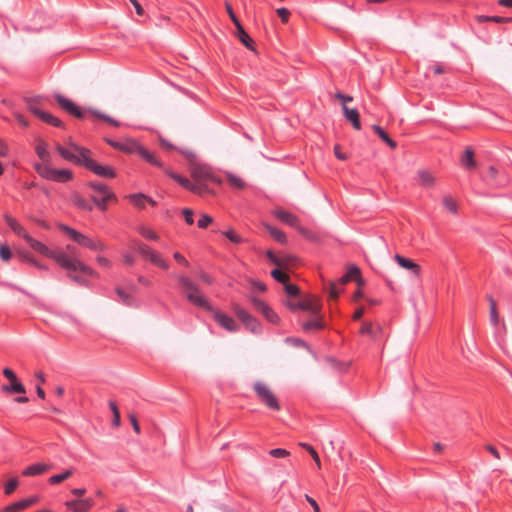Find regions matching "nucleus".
<instances>
[{"instance_id":"nucleus-1","label":"nucleus","mask_w":512,"mask_h":512,"mask_svg":"<svg viewBox=\"0 0 512 512\" xmlns=\"http://www.w3.org/2000/svg\"><path fill=\"white\" fill-rule=\"evenodd\" d=\"M25 241L33 250L55 260L60 267L67 271H80L81 273L91 277L97 276V273L79 258L70 257L61 250H51L45 244L36 240L32 236H29Z\"/></svg>"},{"instance_id":"nucleus-2","label":"nucleus","mask_w":512,"mask_h":512,"mask_svg":"<svg viewBox=\"0 0 512 512\" xmlns=\"http://www.w3.org/2000/svg\"><path fill=\"white\" fill-rule=\"evenodd\" d=\"M173 277L178 281L181 292L191 304L203 308L206 311L213 310L212 305L201 292L199 286L190 277L183 274H173Z\"/></svg>"},{"instance_id":"nucleus-3","label":"nucleus","mask_w":512,"mask_h":512,"mask_svg":"<svg viewBox=\"0 0 512 512\" xmlns=\"http://www.w3.org/2000/svg\"><path fill=\"white\" fill-rule=\"evenodd\" d=\"M178 151L191 160L190 174L195 182H213L220 183V180L214 174L212 168L204 163L197 162L195 155L187 149H178Z\"/></svg>"},{"instance_id":"nucleus-4","label":"nucleus","mask_w":512,"mask_h":512,"mask_svg":"<svg viewBox=\"0 0 512 512\" xmlns=\"http://www.w3.org/2000/svg\"><path fill=\"white\" fill-rule=\"evenodd\" d=\"M55 149L64 160L77 165H83L87 156L90 155L89 149L71 141L67 146L56 144Z\"/></svg>"},{"instance_id":"nucleus-5","label":"nucleus","mask_w":512,"mask_h":512,"mask_svg":"<svg viewBox=\"0 0 512 512\" xmlns=\"http://www.w3.org/2000/svg\"><path fill=\"white\" fill-rule=\"evenodd\" d=\"M33 167L41 178L49 181L57 183H66L70 181L73 177L71 170L55 169L45 163H34Z\"/></svg>"},{"instance_id":"nucleus-6","label":"nucleus","mask_w":512,"mask_h":512,"mask_svg":"<svg viewBox=\"0 0 512 512\" xmlns=\"http://www.w3.org/2000/svg\"><path fill=\"white\" fill-rule=\"evenodd\" d=\"M254 392L258 400L267 408L273 411L280 410V404L271 388L262 381H256L253 384Z\"/></svg>"},{"instance_id":"nucleus-7","label":"nucleus","mask_w":512,"mask_h":512,"mask_svg":"<svg viewBox=\"0 0 512 512\" xmlns=\"http://www.w3.org/2000/svg\"><path fill=\"white\" fill-rule=\"evenodd\" d=\"M40 97H33L27 99V105L29 111L40 118L45 123L54 126V127H62V121L56 116L52 115L49 112L43 111L38 107Z\"/></svg>"},{"instance_id":"nucleus-8","label":"nucleus","mask_w":512,"mask_h":512,"mask_svg":"<svg viewBox=\"0 0 512 512\" xmlns=\"http://www.w3.org/2000/svg\"><path fill=\"white\" fill-rule=\"evenodd\" d=\"M286 306L293 312L303 310L313 315H317L320 311V304L314 296H308L299 301H287Z\"/></svg>"},{"instance_id":"nucleus-9","label":"nucleus","mask_w":512,"mask_h":512,"mask_svg":"<svg viewBox=\"0 0 512 512\" xmlns=\"http://www.w3.org/2000/svg\"><path fill=\"white\" fill-rule=\"evenodd\" d=\"M3 375L9 380V384H4L1 390L6 394H25L26 388L17 378L15 372L10 368L3 369Z\"/></svg>"},{"instance_id":"nucleus-10","label":"nucleus","mask_w":512,"mask_h":512,"mask_svg":"<svg viewBox=\"0 0 512 512\" xmlns=\"http://www.w3.org/2000/svg\"><path fill=\"white\" fill-rule=\"evenodd\" d=\"M217 324L228 332H237L240 328L238 323L229 315L214 309L210 311Z\"/></svg>"},{"instance_id":"nucleus-11","label":"nucleus","mask_w":512,"mask_h":512,"mask_svg":"<svg viewBox=\"0 0 512 512\" xmlns=\"http://www.w3.org/2000/svg\"><path fill=\"white\" fill-rule=\"evenodd\" d=\"M54 98L59 106L67 113L79 119H83L85 117V112L70 99L58 93L54 95Z\"/></svg>"},{"instance_id":"nucleus-12","label":"nucleus","mask_w":512,"mask_h":512,"mask_svg":"<svg viewBox=\"0 0 512 512\" xmlns=\"http://www.w3.org/2000/svg\"><path fill=\"white\" fill-rule=\"evenodd\" d=\"M83 166H85L87 169L91 170L93 173L100 177H115V172L110 166L98 164L97 162L90 158V155H88L85 159Z\"/></svg>"},{"instance_id":"nucleus-13","label":"nucleus","mask_w":512,"mask_h":512,"mask_svg":"<svg viewBox=\"0 0 512 512\" xmlns=\"http://www.w3.org/2000/svg\"><path fill=\"white\" fill-rule=\"evenodd\" d=\"M65 506L72 512H88L94 506V500L90 497L69 500L65 502Z\"/></svg>"},{"instance_id":"nucleus-14","label":"nucleus","mask_w":512,"mask_h":512,"mask_svg":"<svg viewBox=\"0 0 512 512\" xmlns=\"http://www.w3.org/2000/svg\"><path fill=\"white\" fill-rule=\"evenodd\" d=\"M394 260L403 269L411 271L414 276L420 275V270H421L420 266L417 263H415L414 261H412L411 259L405 258L399 254H396L394 256Z\"/></svg>"},{"instance_id":"nucleus-15","label":"nucleus","mask_w":512,"mask_h":512,"mask_svg":"<svg viewBox=\"0 0 512 512\" xmlns=\"http://www.w3.org/2000/svg\"><path fill=\"white\" fill-rule=\"evenodd\" d=\"M274 215L285 224L293 228H299L300 220L296 215L285 210H276Z\"/></svg>"},{"instance_id":"nucleus-16","label":"nucleus","mask_w":512,"mask_h":512,"mask_svg":"<svg viewBox=\"0 0 512 512\" xmlns=\"http://www.w3.org/2000/svg\"><path fill=\"white\" fill-rule=\"evenodd\" d=\"M4 220L17 236L22 237L24 240H26L30 236L29 233L25 230V228L10 215H4Z\"/></svg>"},{"instance_id":"nucleus-17","label":"nucleus","mask_w":512,"mask_h":512,"mask_svg":"<svg viewBox=\"0 0 512 512\" xmlns=\"http://www.w3.org/2000/svg\"><path fill=\"white\" fill-rule=\"evenodd\" d=\"M360 333L368 335L373 339H379L382 335V327L379 324L365 322L362 324Z\"/></svg>"},{"instance_id":"nucleus-18","label":"nucleus","mask_w":512,"mask_h":512,"mask_svg":"<svg viewBox=\"0 0 512 512\" xmlns=\"http://www.w3.org/2000/svg\"><path fill=\"white\" fill-rule=\"evenodd\" d=\"M58 227L61 231L66 233L72 241L82 246L85 238V235L83 233L65 224H59Z\"/></svg>"},{"instance_id":"nucleus-19","label":"nucleus","mask_w":512,"mask_h":512,"mask_svg":"<svg viewBox=\"0 0 512 512\" xmlns=\"http://www.w3.org/2000/svg\"><path fill=\"white\" fill-rule=\"evenodd\" d=\"M50 469V465L44 463H35L29 465L22 471V475L26 477L41 475Z\"/></svg>"},{"instance_id":"nucleus-20","label":"nucleus","mask_w":512,"mask_h":512,"mask_svg":"<svg viewBox=\"0 0 512 512\" xmlns=\"http://www.w3.org/2000/svg\"><path fill=\"white\" fill-rule=\"evenodd\" d=\"M116 293L119 297V300L120 302L123 304V305H126L128 307H139V302L136 300V298L127 293L125 290H123L122 288H116Z\"/></svg>"},{"instance_id":"nucleus-21","label":"nucleus","mask_w":512,"mask_h":512,"mask_svg":"<svg viewBox=\"0 0 512 512\" xmlns=\"http://www.w3.org/2000/svg\"><path fill=\"white\" fill-rule=\"evenodd\" d=\"M345 118L352 123V126L356 130L361 129V123L359 119V113L356 109L349 108L346 105L342 107Z\"/></svg>"},{"instance_id":"nucleus-22","label":"nucleus","mask_w":512,"mask_h":512,"mask_svg":"<svg viewBox=\"0 0 512 512\" xmlns=\"http://www.w3.org/2000/svg\"><path fill=\"white\" fill-rule=\"evenodd\" d=\"M88 186L97 192L100 196H105L106 198H115V194L109 189V187L102 182H90Z\"/></svg>"},{"instance_id":"nucleus-23","label":"nucleus","mask_w":512,"mask_h":512,"mask_svg":"<svg viewBox=\"0 0 512 512\" xmlns=\"http://www.w3.org/2000/svg\"><path fill=\"white\" fill-rule=\"evenodd\" d=\"M35 152L37 156L43 161V163L48 164L50 161V153L47 148V144L43 140H39L36 147Z\"/></svg>"},{"instance_id":"nucleus-24","label":"nucleus","mask_w":512,"mask_h":512,"mask_svg":"<svg viewBox=\"0 0 512 512\" xmlns=\"http://www.w3.org/2000/svg\"><path fill=\"white\" fill-rule=\"evenodd\" d=\"M38 501V498L36 496H32L26 499H22L18 502H15L13 504H10L7 506V510H23L32 504L36 503Z\"/></svg>"},{"instance_id":"nucleus-25","label":"nucleus","mask_w":512,"mask_h":512,"mask_svg":"<svg viewBox=\"0 0 512 512\" xmlns=\"http://www.w3.org/2000/svg\"><path fill=\"white\" fill-rule=\"evenodd\" d=\"M82 247L90 249L92 251H104L105 250V245L100 240L90 238L87 235H85Z\"/></svg>"},{"instance_id":"nucleus-26","label":"nucleus","mask_w":512,"mask_h":512,"mask_svg":"<svg viewBox=\"0 0 512 512\" xmlns=\"http://www.w3.org/2000/svg\"><path fill=\"white\" fill-rule=\"evenodd\" d=\"M138 155H140L145 161L150 163L151 165L157 167H163V163L159 161L153 153L148 151L144 146H141Z\"/></svg>"},{"instance_id":"nucleus-27","label":"nucleus","mask_w":512,"mask_h":512,"mask_svg":"<svg viewBox=\"0 0 512 512\" xmlns=\"http://www.w3.org/2000/svg\"><path fill=\"white\" fill-rule=\"evenodd\" d=\"M372 129L390 148L395 149L397 147V143L389 137L382 127L375 124L372 126Z\"/></svg>"},{"instance_id":"nucleus-28","label":"nucleus","mask_w":512,"mask_h":512,"mask_svg":"<svg viewBox=\"0 0 512 512\" xmlns=\"http://www.w3.org/2000/svg\"><path fill=\"white\" fill-rule=\"evenodd\" d=\"M165 173L171 177L172 179H174L179 185H181L182 187H184L185 189L189 190V189H193L192 187V182L187 179L186 177H183L177 173H174L172 172L171 170L169 169H165Z\"/></svg>"},{"instance_id":"nucleus-29","label":"nucleus","mask_w":512,"mask_h":512,"mask_svg":"<svg viewBox=\"0 0 512 512\" xmlns=\"http://www.w3.org/2000/svg\"><path fill=\"white\" fill-rule=\"evenodd\" d=\"M142 145H140L138 142L132 139H128L122 142L120 150L124 151L126 153L130 154H138L140 148Z\"/></svg>"},{"instance_id":"nucleus-30","label":"nucleus","mask_w":512,"mask_h":512,"mask_svg":"<svg viewBox=\"0 0 512 512\" xmlns=\"http://www.w3.org/2000/svg\"><path fill=\"white\" fill-rule=\"evenodd\" d=\"M137 232L145 239L151 240V241H158L159 235L152 230L151 228L145 226V225H139L136 228Z\"/></svg>"},{"instance_id":"nucleus-31","label":"nucleus","mask_w":512,"mask_h":512,"mask_svg":"<svg viewBox=\"0 0 512 512\" xmlns=\"http://www.w3.org/2000/svg\"><path fill=\"white\" fill-rule=\"evenodd\" d=\"M236 27V30H237V37L239 39V41L247 48H251L252 47V39L251 37L248 35V33L244 30L243 26L241 23H239L238 25L235 26Z\"/></svg>"},{"instance_id":"nucleus-32","label":"nucleus","mask_w":512,"mask_h":512,"mask_svg":"<svg viewBox=\"0 0 512 512\" xmlns=\"http://www.w3.org/2000/svg\"><path fill=\"white\" fill-rule=\"evenodd\" d=\"M265 229L269 232V234L279 243L284 244L287 241V237L285 233L279 230L276 227H273L269 224H265Z\"/></svg>"},{"instance_id":"nucleus-33","label":"nucleus","mask_w":512,"mask_h":512,"mask_svg":"<svg viewBox=\"0 0 512 512\" xmlns=\"http://www.w3.org/2000/svg\"><path fill=\"white\" fill-rule=\"evenodd\" d=\"M126 197L130 200V202L134 206H136L138 208H144L145 204H146V201L148 200V196H146L143 193L129 194Z\"/></svg>"},{"instance_id":"nucleus-34","label":"nucleus","mask_w":512,"mask_h":512,"mask_svg":"<svg viewBox=\"0 0 512 512\" xmlns=\"http://www.w3.org/2000/svg\"><path fill=\"white\" fill-rule=\"evenodd\" d=\"M133 247L138 251V253L146 260H149L151 255L154 253V249H152L150 246L140 243V242H134Z\"/></svg>"},{"instance_id":"nucleus-35","label":"nucleus","mask_w":512,"mask_h":512,"mask_svg":"<svg viewBox=\"0 0 512 512\" xmlns=\"http://www.w3.org/2000/svg\"><path fill=\"white\" fill-rule=\"evenodd\" d=\"M418 177L420 180V184L424 187H431L435 183V178L433 177V175L426 170H420L418 172Z\"/></svg>"},{"instance_id":"nucleus-36","label":"nucleus","mask_w":512,"mask_h":512,"mask_svg":"<svg viewBox=\"0 0 512 512\" xmlns=\"http://www.w3.org/2000/svg\"><path fill=\"white\" fill-rule=\"evenodd\" d=\"M149 261L152 264H154L155 266H157V267H159V268H161L163 270H168L169 269L168 262L157 251H154V253L149 258Z\"/></svg>"},{"instance_id":"nucleus-37","label":"nucleus","mask_w":512,"mask_h":512,"mask_svg":"<svg viewBox=\"0 0 512 512\" xmlns=\"http://www.w3.org/2000/svg\"><path fill=\"white\" fill-rule=\"evenodd\" d=\"M232 311L235 313V315L238 317V319L241 322H244L249 317H251V314H249L244 308H242L239 304L233 303L231 305Z\"/></svg>"},{"instance_id":"nucleus-38","label":"nucleus","mask_w":512,"mask_h":512,"mask_svg":"<svg viewBox=\"0 0 512 512\" xmlns=\"http://www.w3.org/2000/svg\"><path fill=\"white\" fill-rule=\"evenodd\" d=\"M73 474V471L72 470H65L63 473L61 474H56V475H53L51 476L49 479H48V482L49 484L51 485H56V484H59L61 483L62 481L68 479L71 475Z\"/></svg>"},{"instance_id":"nucleus-39","label":"nucleus","mask_w":512,"mask_h":512,"mask_svg":"<svg viewBox=\"0 0 512 512\" xmlns=\"http://www.w3.org/2000/svg\"><path fill=\"white\" fill-rule=\"evenodd\" d=\"M245 327L253 333H259L261 329L260 322L251 315L247 320L242 322Z\"/></svg>"},{"instance_id":"nucleus-40","label":"nucleus","mask_w":512,"mask_h":512,"mask_svg":"<svg viewBox=\"0 0 512 512\" xmlns=\"http://www.w3.org/2000/svg\"><path fill=\"white\" fill-rule=\"evenodd\" d=\"M324 327L323 322L320 319H313L302 324L304 331L320 330Z\"/></svg>"},{"instance_id":"nucleus-41","label":"nucleus","mask_w":512,"mask_h":512,"mask_svg":"<svg viewBox=\"0 0 512 512\" xmlns=\"http://www.w3.org/2000/svg\"><path fill=\"white\" fill-rule=\"evenodd\" d=\"M462 165L467 169H472L475 167V161L473 158V151L467 149L462 157Z\"/></svg>"},{"instance_id":"nucleus-42","label":"nucleus","mask_w":512,"mask_h":512,"mask_svg":"<svg viewBox=\"0 0 512 512\" xmlns=\"http://www.w3.org/2000/svg\"><path fill=\"white\" fill-rule=\"evenodd\" d=\"M227 179L229 184L236 189H243L245 187V182L237 175L227 173Z\"/></svg>"},{"instance_id":"nucleus-43","label":"nucleus","mask_w":512,"mask_h":512,"mask_svg":"<svg viewBox=\"0 0 512 512\" xmlns=\"http://www.w3.org/2000/svg\"><path fill=\"white\" fill-rule=\"evenodd\" d=\"M261 314L266 318L267 321H269L270 323H273V324H276L279 322V317L278 315L276 314V312L270 307V306H267L262 312Z\"/></svg>"},{"instance_id":"nucleus-44","label":"nucleus","mask_w":512,"mask_h":512,"mask_svg":"<svg viewBox=\"0 0 512 512\" xmlns=\"http://www.w3.org/2000/svg\"><path fill=\"white\" fill-rule=\"evenodd\" d=\"M109 407L113 413L112 425L117 428L120 426V423H121L119 409L114 401L109 402Z\"/></svg>"},{"instance_id":"nucleus-45","label":"nucleus","mask_w":512,"mask_h":512,"mask_svg":"<svg viewBox=\"0 0 512 512\" xmlns=\"http://www.w3.org/2000/svg\"><path fill=\"white\" fill-rule=\"evenodd\" d=\"M222 234L235 244H240L244 241V239L239 234H237L233 229H228L224 231Z\"/></svg>"},{"instance_id":"nucleus-46","label":"nucleus","mask_w":512,"mask_h":512,"mask_svg":"<svg viewBox=\"0 0 512 512\" xmlns=\"http://www.w3.org/2000/svg\"><path fill=\"white\" fill-rule=\"evenodd\" d=\"M92 199L99 209H101L102 211H105L107 209V202L110 200H116V197L115 198H106L105 196H100V197L93 196Z\"/></svg>"},{"instance_id":"nucleus-47","label":"nucleus","mask_w":512,"mask_h":512,"mask_svg":"<svg viewBox=\"0 0 512 512\" xmlns=\"http://www.w3.org/2000/svg\"><path fill=\"white\" fill-rule=\"evenodd\" d=\"M443 206L450 212L455 214L457 212V204L454 199L450 196H445L443 198Z\"/></svg>"},{"instance_id":"nucleus-48","label":"nucleus","mask_w":512,"mask_h":512,"mask_svg":"<svg viewBox=\"0 0 512 512\" xmlns=\"http://www.w3.org/2000/svg\"><path fill=\"white\" fill-rule=\"evenodd\" d=\"M266 255L268 259L277 266H282L284 262H287L290 259L288 257H278L270 250L266 252Z\"/></svg>"},{"instance_id":"nucleus-49","label":"nucleus","mask_w":512,"mask_h":512,"mask_svg":"<svg viewBox=\"0 0 512 512\" xmlns=\"http://www.w3.org/2000/svg\"><path fill=\"white\" fill-rule=\"evenodd\" d=\"M192 187H193V189H189V191H191L195 194H198V195H203L209 191L205 182L192 183Z\"/></svg>"},{"instance_id":"nucleus-50","label":"nucleus","mask_w":512,"mask_h":512,"mask_svg":"<svg viewBox=\"0 0 512 512\" xmlns=\"http://www.w3.org/2000/svg\"><path fill=\"white\" fill-rule=\"evenodd\" d=\"M90 112H91L94 116H96V117H98V118H100V119H103L104 121L108 122L109 124H111V125H113V126H115V127H119V126H120V123H119L117 120H115V119L111 118V117H110V116H108V115H105V114H103V113H100L99 111H96V110H90Z\"/></svg>"},{"instance_id":"nucleus-51","label":"nucleus","mask_w":512,"mask_h":512,"mask_svg":"<svg viewBox=\"0 0 512 512\" xmlns=\"http://www.w3.org/2000/svg\"><path fill=\"white\" fill-rule=\"evenodd\" d=\"M271 276L278 282L280 283H286L287 280H288V275L283 272L282 270L280 269H274L271 271Z\"/></svg>"},{"instance_id":"nucleus-52","label":"nucleus","mask_w":512,"mask_h":512,"mask_svg":"<svg viewBox=\"0 0 512 512\" xmlns=\"http://www.w3.org/2000/svg\"><path fill=\"white\" fill-rule=\"evenodd\" d=\"M19 482L17 478H12L8 480L4 486V493L6 495H10L14 492V490L17 488Z\"/></svg>"},{"instance_id":"nucleus-53","label":"nucleus","mask_w":512,"mask_h":512,"mask_svg":"<svg viewBox=\"0 0 512 512\" xmlns=\"http://www.w3.org/2000/svg\"><path fill=\"white\" fill-rule=\"evenodd\" d=\"M300 446L305 448L309 452V456H312L313 460L315 461L316 465L320 467V458L316 452V450L307 443H300Z\"/></svg>"},{"instance_id":"nucleus-54","label":"nucleus","mask_w":512,"mask_h":512,"mask_svg":"<svg viewBox=\"0 0 512 512\" xmlns=\"http://www.w3.org/2000/svg\"><path fill=\"white\" fill-rule=\"evenodd\" d=\"M345 275L351 280H357L360 277V270L357 266L352 265L350 266Z\"/></svg>"},{"instance_id":"nucleus-55","label":"nucleus","mask_w":512,"mask_h":512,"mask_svg":"<svg viewBox=\"0 0 512 512\" xmlns=\"http://www.w3.org/2000/svg\"><path fill=\"white\" fill-rule=\"evenodd\" d=\"M213 222V218L209 215L203 214L197 222V226L201 229H205L209 224Z\"/></svg>"},{"instance_id":"nucleus-56","label":"nucleus","mask_w":512,"mask_h":512,"mask_svg":"<svg viewBox=\"0 0 512 512\" xmlns=\"http://www.w3.org/2000/svg\"><path fill=\"white\" fill-rule=\"evenodd\" d=\"M250 299L255 310L258 311L259 313H261L268 306L264 301L257 297H251Z\"/></svg>"},{"instance_id":"nucleus-57","label":"nucleus","mask_w":512,"mask_h":512,"mask_svg":"<svg viewBox=\"0 0 512 512\" xmlns=\"http://www.w3.org/2000/svg\"><path fill=\"white\" fill-rule=\"evenodd\" d=\"M269 454L274 458H284L287 457L290 453L286 449L275 448L270 450Z\"/></svg>"},{"instance_id":"nucleus-58","label":"nucleus","mask_w":512,"mask_h":512,"mask_svg":"<svg viewBox=\"0 0 512 512\" xmlns=\"http://www.w3.org/2000/svg\"><path fill=\"white\" fill-rule=\"evenodd\" d=\"M0 257L3 261H8L11 259L12 253L8 246H6V245L0 246Z\"/></svg>"},{"instance_id":"nucleus-59","label":"nucleus","mask_w":512,"mask_h":512,"mask_svg":"<svg viewBox=\"0 0 512 512\" xmlns=\"http://www.w3.org/2000/svg\"><path fill=\"white\" fill-rule=\"evenodd\" d=\"M489 320L493 327H495V328L498 327V325L500 323L498 310L493 309L492 311H489Z\"/></svg>"},{"instance_id":"nucleus-60","label":"nucleus","mask_w":512,"mask_h":512,"mask_svg":"<svg viewBox=\"0 0 512 512\" xmlns=\"http://www.w3.org/2000/svg\"><path fill=\"white\" fill-rule=\"evenodd\" d=\"M328 293L331 299H337L339 294L341 293V290L335 283H331L328 288Z\"/></svg>"},{"instance_id":"nucleus-61","label":"nucleus","mask_w":512,"mask_h":512,"mask_svg":"<svg viewBox=\"0 0 512 512\" xmlns=\"http://www.w3.org/2000/svg\"><path fill=\"white\" fill-rule=\"evenodd\" d=\"M285 292L287 293V295L289 296H297L298 293H299V288L295 285V284H287L285 283Z\"/></svg>"},{"instance_id":"nucleus-62","label":"nucleus","mask_w":512,"mask_h":512,"mask_svg":"<svg viewBox=\"0 0 512 512\" xmlns=\"http://www.w3.org/2000/svg\"><path fill=\"white\" fill-rule=\"evenodd\" d=\"M182 214L184 216V219H185V222L188 224V225H191L194 223V218H193V211L189 208H184L182 210Z\"/></svg>"},{"instance_id":"nucleus-63","label":"nucleus","mask_w":512,"mask_h":512,"mask_svg":"<svg viewBox=\"0 0 512 512\" xmlns=\"http://www.w3.org/2000/svg\"><path fill=\"white\" fill-rule=\"evenodd\" d=\"M225 8H226V11H227V13H228V15H229V17H230L231 21L233 22V24H234L235 26H236V25H238V24L240 23V21H239V20H238V18L236 17V15H235V13H234V11H233V9H232L231 5H230L228 2H226V3H225Z\"/></svg>"},{"instance_id":"nucleus-64","label":"nucleus","mask_w":512,"mask_h":512,"mask_svg":"<svg viewBox=\"0 0 512 512\" xmlns=\"http://www.w3.org/2000/svg\"><path fill=\"white\" fill-rule=\"evenodd\" d=\"M276 12H277L278 16L281 18V20L283 22H287L288 21V18L290 16V12H289V10L287 8H284V7L278 8Z\"/></svg>"}]
</instances>
